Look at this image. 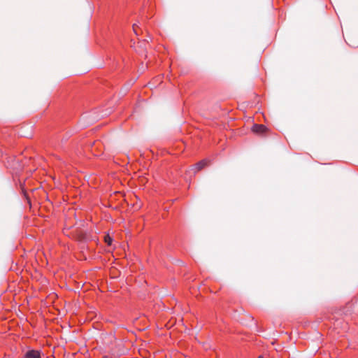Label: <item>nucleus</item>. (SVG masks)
I'll return each mask as SVG.
<instances>
[{"instance_id":"f257e3e1","label":"nucleus","mask_w":358,"mask_h":358,"mask_svg":"<svg viewBox=\"0 0 358 358\" xmlns=\"http://www.w3.org/2000/svg\"><path fill=\"white\" fill-rule=\"evenodd\" d=\"M24 358H41V352L34 350H29L24 355Z\"/></svg>"},{"instance_id":"f03ea898","label":"nucleus","mask_w":358,"mask_h":358,"mask_svg":"<svg viewBox=\"0 0 358 358\" xmlns=\"http://www.w3.org/2000/svg\"><path fill=\"white\" fill-rule=\"evenodd\" d=\"M266 131V127L263 124H254L252 131L257 134H264Z\"/></svg>"},{"instance_id":"7ed1b4c3","label":"nucleus","mask_w":358,"mask_h":358,"mask_svg":"<svg viewBox=\"0 0 358 358\" xmlns=\"http://www.w3.org/2000/svg\"><path fill=\"white\" fill-rule=\"evenodd\" d=\"M208 161L203 159L194 165L195 171H199L208 165Z\"/></svg>"},{"instance_id":"20e7f679","label":"nucleus","mask_w":358,"mask_h":358,"mask_svg":"<svg viewBox=\"0 0 358 358\" xmlns=\"http://www.w3.org/2000/svg\"><path fill=\"white\" fill-rule=\"evenodd\" d=\"M105 242L108 245H110L112 243V238L108 236H106L104 238Z\"/></svg>"},{"instance_id":"39448f33","label":"nucleus","mask_w":358,"mask_h":358,"mask_svg":"<svg viewBox=\"0 0 358 358\" xmlns=\"http://www.w3.org/2000/svg\"><path fill=\"white\" fill-rule=\"evenodd\" d=\"M133 30H134V33H135L136 35H138L137 27H136V24H134V25H133Z\"/></svg>"},{"instance_id":"423d86ee","label":"nucleus","mask_w":358,"mask_h":358,"mask_svg":"<svg viewBox=\"0 0 358 358\" xmlns=\"http://www.w3.org/2000/svg\"><path fill=\"white\" fill-rule=\"evenodd\" d=\"M259 358H261V357H259Z\"/></svg>"}]
</instances>
